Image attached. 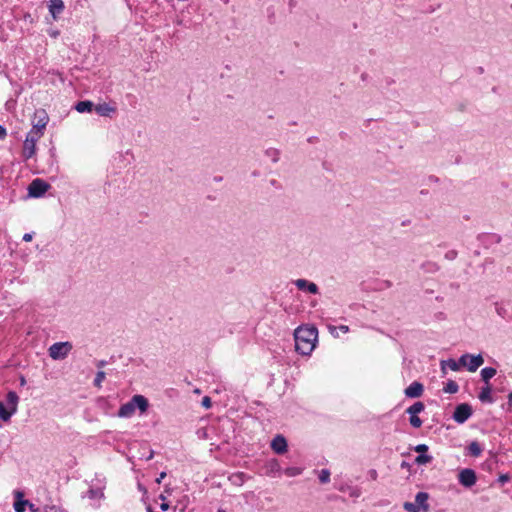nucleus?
Returning <instances> with one entry per match:
<instances>
[{
	"label": "nucleus",
	"instance_id": "f257e3e1",
	"mask_svg": "<svg viewBox=\"0 0 512 512\" xmlns=\"http://www.w3.org/2000/svg\"><path fill=\"white\" fill-rule=\"evenodd\" d=\"M318 339V330L315 326H299L294 332L295 350L303 356L312 353Z\"/></svg>",
	"mask_w": 512,
	"mask_h": 512
},
{
	"label": "nucleus",
	"instance_id": "f03ea898",
	"mask_svg": "<svg viewBox=\"0 0 512 512\" xmlns=\"http://www.w3.org/2000/svg\"><path fill=\"white\" fill-rule=\"evenodd\" d=\"M149 402L148 399L140 394L132 396V398L125 404H122L117 412V416L120 418H130L135 410L138 409L141 413L148 410Z\"/></svg>",
	"mask_w": 512,
	"mask_h": 512
},
{
	"label": "nucleus",
	"instance_id": "7ed1b4c3",
	"mask_svg": "<svg viewBox=\"0 0 512 512\" xmlns=\"http://www.w3.org/2000/svg\"><path fill=\"white\" fill-rule=\"evenodd\" d=\"M19 396L15 391H9L6 395L7 405L0 401V420L8 422L10 418L17 412Z\"/></svg>",
	"mask_w": 512,
	"mask_h": 512
},
{
	"label": "nucleus",
	"instance_id": "20e7f679",
	"mask_svg": "<svg viewBox=\"0 0 512 512\" xmlns=\"http://www.w3.org/2000/svg\"><path fill=\"white\" fill-rule=\"evenodd\" d=\"M71 349L70 342H56L49 347V356L54 360H62L67 357Z\"/></svg>",
	"mask_w": 512,
	"mask_h": 512
},
{
	"label": "nucleus",
	"instance_id": "39448f33",
	"mask_svg": "<svg viewBox=\"0 0 512 512\" xmlns=\"http://www.w3.org/2000/svg\"><path fill=\"white\" fill-rule=\"evenodd\" d=\"M473 414L472 406L468 403H461L455 407L452 418L458 424L465 423Z\"/></svg>",
	"mask_w": 512,
	"mask_h": 512
},
{
	"label": "nucleus",
	"instance_id": "423d86ee",
	"mask_svg": "<svg viewBox=\"0 0 512 512\" xmlns=\"http://www.w3.org/2000/svg\"><path fill=\"white\" fill-rule=\"evenodd\" d=\"M49 188L50 185L46 181L36 178L28 186V195L32 198H40Z\"/></svg>",
	"mask_w": 512,
	"mask_h": 512
},
{
	"label": "nucleus",
	"instance_id": "0eeeda50",
	"mask_svg": "<svg viewBox=\"0 0 512 512\" xmlns=\"http://www.w3.org/2000/svg\"><path fill=\"white\" fill-rule=\"evenodd\" d=\"M458 481L462 486L470 488L477 481L476 472L471 468L462 469L458 474Z\"/></svg>",
	"mask_w": 512,
	"mask_h": 512
},
{
	"label": "nucleus",
	"instance_id": "6e6552de",
	"mask_svg": "<svg viewBox=\"0 0 512 512\" xmlns=\"http://www.w3.org/2000/svg\"><path fill=\"white\" fill-rule=\"evenodd\" d=\"M48 121L49 117L47 112L44 109H38L34 113L32 126L44 131L48 124Z\"/></svg>",
	"mask_w": 512,
	"mask_h": 512
},
{
	"label": "nucleus",
	"instance_id": "1a4fd4ad",
	"mask_svg": "<svg viewBox=\"0 0 512 512\" xmlns=\"http://www.w3.org/2000/svg\"><path fill=\"white\" fill-rule=\"evenodd\" d=\"M271 448L276 454H284L288 448L286 438L281 434L276 435L271 441Z\"/></svg>",
	"mask_w": 512,
	"mask_h": 512
},
{
	"label": "nucleus",
	"instance_id": "9d476101",
	"mask_svg": "<svg viewBox=\"0 0 512 512\" xmlns=\"http://www.w3.org/2000/svg\"><path fill=\"white\" fill-rule=\"evenodd\" d=\"M49 13L54 20H57L59 16L64 12L65 4L63 0H49L47 2Z\"/></svg>",
	"mask_w": 512,
	"mask_h": 512
},
{
	"label": "nucleus",
	"instance_id": "9b49d317",
	"mask_svg": "<svg viewBox=\"0 0 512 512\" xmlns=\"http://www.w3.org/2000/svg\"><path fill=\"white\" fill-rule=\"evenodd\" d=\"M294 284L301 291H306L309 292L310 294L319 293L318 286L314 282H311L307 279H297L294 281Z\"/></svg>",
	"mask_w": 512,
	"mask_h": 512
},
{
	"label": "nucleus",
	"instance_id": "f8f14e48",
	"mask_svg": "<svg viewBox=\"0 0 512 512\" xmlns=\"http://www.w3.org/2000/svg\"><path fill=\"white\" fill-rule=\"evenodd\" d=\"M423 391V384L418 381H414L404 390V394L407 398H419L423 394Z\"/></svg>",
	"mask_w": 512,
	"mask_h": 512
},
{
	"label": "nucleus",
	"instance_id": "ddd939ff",
	"mask_svg": "<svg viewBox=\"0 0 512 512\" xmlns=\"http://www.w3.org/2000/svg\"><path fill=\"white\" fill-rule=\"evenodd\" d=\"M36 153V142L32 138H26L23 144L22 156L25 160L30 159Z\"/></svg>",
	"mask_w": 512,
	"mask_h": 512
},
{
	"label": "nucleus",
	"instance_id": "4468645a",
	"mask_svg": "<svg viewBox=\"0 0 512 512\" xmlns=\"http://www.w3.org/2000/svg\"><path fill=\"white\" fill-rule=\"evenodd\" d=\"M94 110L99 116L110 117L111 114L116 112V107L108 103H99L94 105Z\"/></svg>",
	"mask_w": 512,
	"mask_h": 512
},
{
	"label": "nucleus",
	"instance_id": "2eb2a0df",
	"mask_svg": "<svg viewBox=\"0 0 512 512\" xmlns=\"http://www.w3.org/2000/svg\"><path fill=\"white\" fill-rule=\"evenodd\" d=\"M468 359H469V362L467 365V369L470 372H475L484 363V358L481 354H477V355L468 354Z\"/></svg>",
	"mask_w": 512,
	"mask_h": 512
},
{
	"label": "nucleus",
	"instance_id": "dca6fc26",
	"mask_svg": "<svg viewBox=\"0 0 512 512\" xmlns=\"http://www.w3.org/2000/svg\"><path fill=\"white\" fill-rule=\"evenodd\" d=\"M429 494L427 492H418L415 496V503L420 506L421 510L427 512L429 510V504L427 503Z\"/></svg>",
	"mask_w": 512,
	"mask_h": 512
},
{
	"label": "nucleus",
	"instance_id": "f3484780",
	"mask_svg": "<svg viewBox=\"0 0 512 512\" xmlns=\"http://www.w3.org/2000/svg\"><path fill=\"white\" fill-rule=\"evenodd\" d=\"M491 392H492V388L490 385H486L485 387H482L481 391L478 395L479 400L482 403H490V404L493 403L494 399L491 395Z\"/></svg>",
	"mask_w": 512,
	"mask_h": 512
},
{
	"label": "nucleus",
	"instance_id": "a211bd4d",
	"mask_svg": "<svg viewBox=\"0 0 512 512\" xmlns=\"http://www.w3.org/2000/svg\"><path fill=\"white\" fill-rule=\"evenodd\" d=\"M75 109L79 113L91 112L94 109V103L90 100L79 101L76 103Z\"/></svg>",
	"mask_w": 512,
	"mask_h": 512
},
{
	"label": "nucleus",
	"instance_id": "6ab92c4d",
	"mask_svg": "<svg viewBox=\"0 0 512 512\" xmlns=\"http://www.w3.org/2000/svg\"><path fill=\"white\" fill-rule=\"evenodd\" d=\"M29 504L28 500L22 499V493L17 492V498L14 502V510L15 512H24L26 510V506Z\"/></svg>",
	"mask_w": 512,
	"mask_h": 512
},
{
	"label": "nucleus",
	"instance_id": "aec40b11",
	"mask_svg": "<svg viewBox=\"0 0 512 512\" xmlns=\"http://www.w3.org/2000/svg\"><path fill=\"white\" fill-rule=\"evenodd\" d=\"M468 454L473 457H479L483 451L481 444L477 441H472L467 447Z\"/></svg>",
	"mask_w": 512,
	"mask_h": 512
},
{
	"label": "nucleus",
	"instance_id": "412c9836",
	"mask_svg": "<svg viewBox=\"0 0 512 512\" xmlns=\"http://www.w3.org/2000/svg\"><path fill=\"white\" fill-rule=\"evenodd\" d=\"M497 373V370L493 367H485L481 370V379L486 385H490L489 381L493 378Z\"/></svg>",
	"mask_w": 512,
	"mask_h": 512
},
{
	"label": "nucleus",
	"instance_id": "4be33fe9",
	"mask_svg": "<svg viewBox=\"0 0 512 512\" xmlns=\"http://www.w3.org/2000/svg\"><path fill=\"white\" fill-rule=\"evenodd\" d=\"M424 410H425L424 403L421 401H417V402L413 403L411 406H409L405 410V413L419 414V413L423 412Z\"/></svg>",
	"mask_w": 512,
	"mask_h": 512
},
{
	"label": "nucleus",
	"instance_id": "5701e85b",
	"mask_svg": "<svg viewBox=\"0 0 512 512\" xmlns=\"http://www.w3.org/2000/svg\"><path fill=\"white\" fill-rule=\"evenodd\" d=\"M448 366L452 371L459 370V363L454 359H448L441 361V369L445 373V368Z\"/></svg>",
	"mask_w": 512,
	"mask_h": 512
},
{
	"label": "nucleus",
	"instance_id": "b1692460",
	"mask_svg": "<svg viewBox=\"0 0 512 512\" xmlns=\"http://www.w3.org/2000/svg\"><path fill=\"white\" fill-rule=\"evenodd\" d=\"M477 238L480 242H484L485 239H491V243H499L501 241V236L498 234L482 233Z\"/></svg>",
	"mask_w": 512,
	"mask_h": 512
},
{
	"label": "nucleus",
	"instance_id": "393cba45",
	"mask_svg": "<svg viewBox=\"0 0 512 512\" xmlns=\"http://www.w3.org/2000/svg\"><path fill=\"white\" fill-rule=\"evenodd\" d=\"M459 390L458 384L454 380H448V382L445 384L443 391L445 393L454 394L457 393Z\"/></svg>",
	"mask_w": 512,
	"mask_h": 512
},
{
	"label": "nucleus",
	"instance_id": "a878e982",
	"mask_svg": "<svg viewBox=\"0 0 512 512\" xmlns=\"http://www.w3.org/2000/svg\"><path fill=\"white\" fill-rule=\"evenodd\" d=\"M44 131L32 126V129L28 132L26 138H32L36 143L43 136Z\"/></svg>",
	"mask_w": 512,
	"mask_h": 512
},
{
	"label": "nucleus",
	"instance_id": "bb28decb",
	"mask_svg": "<svg viewBox=\"0 0 512 512\" xmlns=\"http://www.w3.org/2000/svg\"><path fill=\"white\" fill-rule=\"evenodd\" d=\"M407 414L409 415V423L413 428H420L422 426L423 421L418 416V414H414V413L413 414L407 413Z\"/></svg>",
	"mask_w": 512,
	"mask_h": 512
},
{
	"label": "nucleus",
	"instance_id": "cd10ccee",
	"mask_svg": "<svg viewBox=\"0 0 512 512\" xmlns=\"http://www.w3.org/2000/svg\"><path fill=\"white\" fill-rule=\"evenodd\" d=\"M433 460V457L431 455H428V454H419L416 458H415V463L417 465H426L428 463H431Z\"/></svg>",
	"mask_w": 512,
	"mask_h": 512
},
{
	"label": "nucleus",
	"instance_id": "c85d7f7f",
	"mask_svg": "<svg viewBox=\"0 0 512 512\" xmlns=\"http://www.w3.org/2000/svg\"><path fill=\"white\" fill-rule=\"evenodd\" d=\"M105 377H106V373L102 370H99L96 373V376L93 381L94 386L100 388L102 386V382L104 381Z\"/></svg>",
	"mask_w": 512,
	"mask_h": 512
},
{
	"label": "nucleus",
	"instance_id": "c756f323",
	"mask_svg": "<svg viewBox=\"0 0 512 512\" xmlns=\"http://www.w3.org/2000/svg\"><path fill=\"white\" fill-rule=\"evenodd\" d=\"M266 156L270 157L274 163L279 161L280 152L278 149L269 148L265 151Z\"/></svg>",
	"mask_w": 512,
	"mask_h": 512
},
{
	"label": "nucleus",
	"instance_id": "7c9ffc66",
	"mask_svg": "<svg viewBox=\"0 0 512 512\" xmlns=\"http://www.w3.org/2000/svg\"><path fill=\"white\" fill-rule=\"evenodd\" d=\"M403 508L407 512H420V510H421L419 505H417L416 503H412V502H405L403 505Z\"/></svg>",
	"mask_w": 512,
	"mask_h": 512
},
{
	"label": "nucleus",
	"instance_id": "2f4dec72",
	"mask_svg": "<svg viewBox=\"0 0 512 512\" xmlns=\"http://www.w3.org/2000/svg\"><path fill=\"white\" fill-rule=\"evenodd\" d=\"M42 512H68L62 507H58L56 505H45L42 509Z\"/></svg>",
	"mask_w": 512,
	"mask_h": 512
},
{
	"label": "nucleus",
	"instance_id": "473e14b6",
	"mask_svg": "<svg viewBox=\"0 0 512 512\" xmlns=\"http://www.w3.org/2000/svg\"><path fill=\"white\" fill-rule=\"evenodd\" d=\"M319 481L321 483H328L330 481V471L328 469H322L319 474Z\"/></svg>",
	"mask_w": 512,
	"mask_h": 512
},
{
	"label": "nucleus",
	"instance_id": "72a5a7b5",
	"mask_svg": "<svg viewBox=\"0 0 512 512\" xmlns=\"http://www.w3.org/2000/svg\"><path fill=\"white\" fill-rule=\"evenodd\" d=\"M429 447L426 444H418L413 447V450L419 454H427Z\"/></svg>",
	"mask_w": 512,
	"mask_h": 512
},
{
	"label": "nucleus",
	"instance_id": "f704fd0d",
	"mask_svg": "<svg viewBox=\"0 0 512 512\" xmlns=\"http://www.w3.org/2000/svg\"><path fill=\"white\" fill-rule=\"evenodd\" d=\"M87 494H88V497L91 499H94L97 497H103V493L99 489H89Z\"/></svg>",
	"mask_w": 512,
	"mask_h": 512
},
{
	"label": "nucleus",
	"instance_id": "c9c22d12",
	"mask_svg": "<svg viewBox=\"0 0 512 512\" xmlns=\"http://www.w3.org/2000/svg\"><path fill=\"white\" fill-rule=\"evenodd\" d=\"M300 473H301V470H300L299 468H297V467H290V468H287V469L285 470V474H286L287 476H290V477H292V476H297V475H299Z\"/></svg>",
	"mask_w": 512,
	"mask_h": 512
},
{
	"label": "nucleus",
	"instance_id": "e433bc0d",
	"mask_svg": "<svg viewBox=\"0 0 512 512\" xmlns=\"http://www.w3.org/2000/svg\"><path fill=\"white\" fill-rule=\"evenodd\" d=\"M495 311L502 318H504L507 313V310L497 302L495 303Z\"/></svg>",
	"mask_w": 512,
	"mask_h": 512
},
{
	"label": "nucleus",
	"instance_id": "4c0bfd02",
	"mask_svg": "<svg viewBox=\"0 0 512 512\" xmlns=\"http://www.w3.org/2000/svg\"><path fill=\"white\" fill-rule=\"evenodd\" d=\"M201 405L206 408V409H209L212 407V401H211V398L208 397V396H205L202 398V401H201Z\"/></svg>",
	"mask_w": 512,
	"mask_h": 512
},
{
	"label": "nucleus",
	"instance_id": "58836bf2",
	"mask_svg": "<svg viewBox=\"0 0 512 512\" xmlns=\"http://www.w3.org/2000/svg\"><path fill=\"white\" fill-rule=\"evenodd\" d=\"M159 498L162 500V503H161V505H160V509H161L162 511H167V510H169L170 506H169V504H168V503H166V502H165L166 497L164 496V494H161V495L159 496Z\"/></svg>",
	"mask_w": 512,
	"mask_h": 512
},
{
	"label": "nucleus",
	"instance_id": "ea45409f",
	"mask_svg": "<svg viewBox=\"0 0 512 512\" xmlns=\"http://www.w3.org/2000/svg\"><path fill=\"white\" fill-rule=\"evenodd\" d=\"M458 253L456 250H449L445 253V258L447 260H454L457 257Z\"/></svg>",
	"mask_w": 512,
	"mask_h": 512
},
{
	"label": "nucleus",
	"instance_id": "a19ab883",
	"mask_svg": "<svg viewBox=\"0 0 512 512\" xmlns=\"http://www.w3.org/2000/svg\"><path fill=\"white\" fill-rule=\"evenodd\" d=\"M467 359H468V354L462 355L459 358V360L457 361L459 363V367L460 366H466L467 367V365H468Z\"/></svg>",
	"mask_w": 512,
	"mask_h": 512
},
{
	"label": "nucleus",
	"instance_id": "79ce46f5",
	"mask_svg": "<svg viewBox=\"0 0 512 512\" xmlns=\"http://www.w3.org/2000/svg\"><path fill=\"white\" fill-rule=\"evenodd\" d=\"M510 480L509 474H501L498 478V482L501 484H505Z\"/></svg>",
	"mask_w": 512,
	"mask_h": 512
},
{
	"label": "nucleus",
	"instance_id": "37998d69",
	"mask_svg": "<svg viewBox=\"0 0 512 512\" xmlns=\"http://www.w3.org/2000/svg\"><path fill=\"white\" fill-rule=\"evenodd\" d=\"M107 364H108V362L106 360H97L95 363V365L98 369L104 368Z\"/></svg>",
	"mask_w": 512,
	"mask_h": 512
},
{
	"label": "nucleus",
	"instance_id": "c03bdc74",
	"mask_svg": "<svg viewBox=\"0 0 512 512\" xmlns=\"http://www.w3.org/2000/svg\"><path fill=\"white\" fill-rule=\"evenodd\" d=\"M7 136V130L3 125H0V140H4Z\"/></svg>",
	"mask_w": 512,
	"mask_h": 512
},
{
	"label": "nucleus",
	"instance_id": "a18cd8bd",
	"mask_svg": "<svg viewBox=\"0 0 512 512\" xmlns=\"http://www.w3.org/2000/svg\"><path fill=\"white\" fill-rule=\"evenodd\" d=\"M27 506L29 507V510L31 512H40V509L38 507L35 506V504L29 502V504H27Z\"/></svg>",
	"mask_w": 512,
	"mask_h": 512
},
{
	"label": "nucleus",
	"instance_id": "49530a36",
	"mask_svg": "<svg viewBox=\"0 0 512 512\" xmlns=\"http://www.w3.org/2000/svg\"><path fill=\"white\" fill-rule=\"evenodd\" d=\"M22 239L25 242L31 241L33 239V233H25Z\"/></svg>",
	"mask_w": 512,
	"mask_h": 512
},
{
	"label": "nucleus",
	"instance_id": "de8ad7c7",
	"mask_svg": "<svg viewBox=\"0 0 512 512\" xmlns=\"http://www.w3.org/2000/svg\"><path fill=\"white\" fill-rule=\"evenodd\" d=\"M48 34L53 38H57L60 32L58 30H48Z\"/></svg>",
	"mask_w": 512,
	"mask_h": 512
},
{
	"label": "nucleus",
	"instance_id": "09e8293b",
	"mask_svg": "<svg viewBox=\"0 0 512 512\" xmlns=\"http://www.w3.org/2000/svg\"><path fill=\"white\" fill-rule=\"evenodd\" d=\"M297 5V1L296 0H288V6H289V9L290 11L293 10V8H295Z\"/></svg>",
	"mask_w": 512,
	"mask_h": 512
},
{
	"label": "nucleus",
	"instance_id": "8fccbe9b",
	"mask_svg": "<svg viewBox=\"0 0 512 512\" xmlns=\"http://www.w3.org/2000/svg\"><path fill=\"white\" fill-rule=\"evenodd\" d=\"M400 467H401L402 469H407V470H409V469L411 468V464H410V463H408V462H406V461H402V462H401V464H400Z\"/></svg>",
	"mask_w": 512,
	"mask_h": 512
},
{
	"label": "nucleus",
	"instance_id": "3c124183",
	"mask_svg": "<svg viewBox=\"0 0 512 512\" xmlns=\"http://www.w3.org/2000/svg\"><path fill=\"white\" fill-rule=\"evenodd\" d=\"M138 489L144 494L146 495L147 494V488L141 484V483H138Z\"/></svg>",
	"mask_w": 512,
	"mask_h": 512
},
{
	"label": "nucleus",
	"instance_id": "603ef678",
	"mask_svg": "<svg viewBox=\"0 0 512 512\" xmlns=\"http://www.w3.org/2000/svg\"><path fill=\"white\" fill-rule=\"evenodd\" d=\"M166 477V472H161L159 477L156 479V483L160 484L161 481Z\"/></svg>",
	"mask_w": 512,
	"mask_h": 512
},
{
	"label": "nucleus",
	"instance_id": "864d4df0",
	"mask_svg": "<svg viewBox=\"0 0 512 512\" xmlns=\"http://www.w3.org/2000/svg\"><path fill=\"white\" fill-rule=\"evenodd\" d=\"M339 329L344 333H347L349 331V327L346 325L339 326Z\"/></svg>",
	"mask_w": 512,
	"mask_h": 512
},
{
	"label": "nucleus",
	"instance_id": "5fc2aeb1",
	"mask_svg": "<svg viewBox=\"0 0 512 512\" xmlns=\"http://www.w3.org/2000/svg\"><path fill=\"white\" fill-rule=\"evenodd\" d=\"M508 405L512 406V391L507 395Z\"/></svg>",
	"mask_w": 512,
	"mask_h": 512
},
{
	"label": "nucleus",
	"instance_id": "6e6d98bb",
	"mask_svg": "<svg viewBox=\"0 0 512 512\" xmlns=\"http://www.w3.org/2000/svg\"><path fill=\"white\" fill-rule=\"evenodd\" d=\"M370 476H371V478H372V479H376V478H377V472H376V470L372 469V470L370 471Z\"/></svg>",
	"mask_w": 512,
	"mask_h": 512
},
{
	"label": "nucleus",
	"instance_id": "4d7b16f0",
	"mask_svg": "<svg viewBox=\"0 0 512 512\" xmlns=\"http://www.w3.org/2000/svg\"><path fill=\"white\" fill-rule=\"evenodd\" d=\"M428 265L430 266V269H428V272H431L433 268L438 269V266L435 263H428Z\"/></svg>",
	"mask_w": 512,
	"mask_h": 512
},
{
	"label": "nucleus",
	"instance_id": "13d9d810",
	"mask_svg": "<svg viewBox=\"0 0 512 512\" xmlns=\"http://www.w3.org/2000/svg\"><path fill=\"white\" fill-rule=\"evenodd\" d=\"M428 265L430 266V269H428V272H431L433 268L438 269V266L435 263H428Z\"/></svg>",
	"mask_w": 512,
	"mask_h": 512
},
{
	"label": "nucleus",
	"instance_id": "bf43d9fd",
	"mask_svg": "<svg viewBox=\"0 0 512 512\" xmlns=\"http://www.w3.org/2000/svg\"><path fill=\"white\" fill-rule=\"evenodd\" d=\"M428 265L430 266V269H428V272H431L433 268L438 269V266L435 263H428Z\"/></svg>",
	"mask_w": 512,
	"mask_h": 512
},
{
	"label": "nucleus",
	"instance_id": "052dcab7",
	"mask_svg": "<svg viewBox=\"0 0 512 512\" xmlns=\"http://www.w3.org/2000/svg\"><path fill=\"white\" fill-rule=\"evenodd\" d=\"M317 140H318V138L316 136H311V137L308 138V142L309 143H314Z\"/></svg>",
	"mask_w": 512,
	"mask_h": 512
},
{
	"label": "nucleus",
	"instance_id": "680f3d73",
	"mask_svg": "<svg viewBox=\"0 0 512 512\" xmlns=\"http://www.w3.org/2000/svg\"><path fill=\"white\" fill-rule=\"evenodd\" d=\"M429 179H430V181H433V182H438L439 181L438 177L433 176V175L430 176Z\"/></svg>",
	"mask_w": 512,
	"mask_h": 512
},
{
	"label": "nucleus",
	"instance_id": "e2e57ef3",
	"mask_svg": "<svg viewBox=\"0 0 512 512\" xmlns=\"http://www.w3.org/2000/svg\"><path fill=\"white\" fill-rule=\"evenodd\" d=\"M20 384L22 386L26 384V380H25V378L23 376H21V378H20Z\"/></svg>",
	"mask_w": 512,
	"mask_h": 512
},
{
	"label": "nucleus",
	"instance_id": "0e129e2a",
	"mask_svg": "<svg viewBox=\"0 0 512 512\" xmlns=\"http://www.w3.org/2000/svg\"><path fill=\"white\" fill-rule=\"evenodd\" d=\"M146 512H154L152 507L150 505L147 506Z\"/></svg>",
	"mask_w": 512,
	"mask_h": 512
},
{
	"label": "nucleus",
	"instance_id": "69168bd1",
	"mask_svg": "<svg viewBox=\"0 0 512 512\" xmlns=\"http://www.w3.org/2000/svg\"><path fill=\"white\" fill-rule=\"evenodd\" d=\"M478 72H479L480 74H482V73L484 72L483 67H478Z\"/></svg>",
	"mask_w": 512,
	"mask_h": 512
},
{
	"label": "nucleus",
	"instance_id": "338daca9",
	"mask_svg": "<svg viewBox=\"0 0 512 512\" xmlns=\"http://www.w3.org/2000/svg\"><path fill=\"white\" fill-rule=\"evenodd\" d=\"M483 244H488V243H491V239H485L484 242H482Z\"/></svg>",
	"mask_w": 512,
	"mask_h": 512
},
{
	"label": "nucleus",
	"instance_id": "774afa93",
	"mask_svg": "<svg viewBox=\"0 0 512 512\" xmlns=\"http://www.w3.org/2000/svg\"><path fill=\"white\" fill-rule=\"evenodd\" d=\"M217 512H226V510L220 508V509H218Z\"/></svg>",
	"mask_w": 512,
	"mask_h": 512
}]
</instances>
